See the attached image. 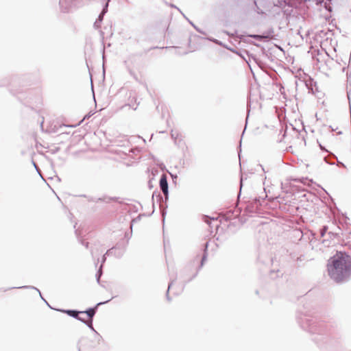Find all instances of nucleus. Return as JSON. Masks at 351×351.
<instances>
[{
  "label": "nucleus",
  "instance_id": "obj_26",
  "mask_svg": "<svg viewBox=\"0 0 351 351\" xmlns=\"http://www.w3.org/2000/svg\"><path fill=\"white\" fill-rule=\"evenodd\" d=\"M110 1V0H106V3L104 5L103 8H106V10H108V7Z\"/></svg>",
  "mask_w": 351,
  "mask_h": 351
},
{
  "label": "nucleus",
  "instance_id": "obj_10",
  "mask_svg": "<svg viewBox=\"0 0 351 351\" xmlns=\"http://www.w3.org/2000/svg\"><path fill=\"white\" fill-rule=\"evenodd\" d=\"M34 289L36 290V291L38 292L39 293V295L40 296L41 299L45 301V299L44 298V297H43V295L40 292V291L36 288V287H34V286H32V285H23V286H21V287H10V288H8V289ZM7 291V289L5 290V291Z\"/></svg>",
  "mask_w": 351,
  "mask_h": 351
},
{
  "label": "nucleus",
  "instance_id": "obj_30",
  "mask_svg": "<svg viewBox=\"0 0 351 351\" xmlns=\"http://www.w3.org/2000/svg\"><path fill=\"white\" fill-rule=\"evenodd\" d=\"M169 6L173 8H176V5L174 3H170Z\"/></svg>",
  "mask_w": 351,
  "mask_h": 351
},
{
  "label": "nucleus",
  "instance_id": "obj_34",
  "mask_svg": "<svg viewBox=\"0 0 351 351\" xmlns=\"http://www.w3.org/2000/svg\"><path fill=\"white\" fill-rule=\"evenodd\" d=\"M167 263H168V260L166 259ZM167 267H169V264H167Z\"/></svg>",
  "mask_w": 351,
  "mask_h": 351
},
{
  "label": "nucleus",
  "instance_id": "obj_2",
  "mask_svg": "<svg viewBox=\"0 0 351 351\" xmlns=\"http://www.w3.org/2000/svg\"><path fill=\"white\" fill-rule=\"evenodd\" d=\"M152 199L153 206L154 207L155 203L156 202L157 204H158L160 208V213L162 217V223H163V227H162V229H163V245H164L165 253L166 254L167 249L170 246L169 240L166 237L165 233V218L167 212L165 210V208H163V206H165L167 207L166 202H164L162 196L161 195L160 193L158 191H154L153 192Z\"/></svg>",
  "mask_w": 351,
  "mask_h": 351
},
{
  "label": "nucleus",
  "instance_id": "obj_25",
  "mask_svg": "<svg viewBox=\"0 0 351 351\" xmlns=\"http://www.w3.org/2000/svg\"><path fill=\"white\" fill-rule=\"evenodd\" d=\"M148 187H149L150 189H152L154 187V186H153V184H152V180H149V182H148Z\"/></svg>",
  "mask_w": 351,
  "mask_h": 351
},
{
  "label": "nucleus",
  "instance_id": "obj_29",
  "mask_svg": "<svg viewBox=\"0 0 351 351\" xmlns=\"http://www.w3.org/2000/svg\"><path fill=\"white\" fill-rule=\"evenodd\" d=\"M36 169V170L37 171V172L38 173H40V169H39L38 166L37 165V167H34Z\"/></svg>",
  "mask_w": 351,
  "mask_h": 351
},
{
  "label": "nucleus",
  "instance_id": "obj_12",
  "mask_svg": "<svg viewBox=\"0 0 351 351\" xmlns=\"http://www.w3.org/2000/svg\"><path fill=\"white\" fill-rule=\"evenodd\" d=\"M103 267L102 265H100L95 274L96 280L99 285H101V277L104 274Z\"/></svg>",
  "mask_w": 351,
  "mask_h": 351
},
{
  "label": "nucleus",
  "instance_id": "obj_27",
  "mask_svg": "<svg viewBox=\"0 0 351 351\" xmlns=\"http://www.w3.org/2000/svg\"><path fill=\"white\" fill-rule=\"evenodd\" d=\"M32 165H33V166L34 167H37L38 165L36 164V162L34 160H32Z\"/></svg>",
  "mask_w": 351,
  "mask_h": 351
},
{
  "label": "nucleus",
  "instance_id": "obj_7",
  "mask_svg": "<svg viewBox=\"0 0 351 351\" xmlns=\"http://www.w3.org/2000/svg\"><path fill=\"white\" fill-rule=\"evenodd\" d=\"M160 189L163 193L166 200L169 198V185L167 182V177L165 174L162 173L159 180Z\"/></svg>",
  "mask_w": 351,
  "mask_h": 351
},
{
  "label": "nucleus",
  "instance_id": "obj_9",
  "mask_svg": "<svg viewBox=\"0 0 351 351\" xmlns=\"http://www.w3.org/2000/svg\"><path fill=\"white\" fill-rule=\"evenodd\" d=\"M136 100L137 98L136 93L133 91H130L128 93V102L127 105L129 106L130 108H133L134 110H136L138 106Z\"/></svg>",
  "mask_w": 351,
  "mask_h": 351
},
{
  "label": "nucleus",
  "instance_id": "obj_18",
  "mask_svg": "<svg viewBox=\"0 0 351 351\" xmlns=\"http://www.w3.org/2000/svg\"><path fill=\"white\" fill-rule=\"evenodd\" d=\"M142 216H145V214H140L138 216H137L136 218H134V219H132V224L133 223H136L138 221H139L141 219V217Z\"/></svg>",
  "mask_w": 351,
  "mask_h": 351
},
{
  "label": "nucleus",
  "instance_id": "obj_21",
  "mask_svg": "<svg viewBox=\"0 0 351 351\" xmlns=\"http://www.w3.org/2000/svg\"><path fill=\"white\" fill-rule=\"evenodd\" d=\"M107 12L108 10H106V8H103L99 16H102L104 17V15L107 13Z\"/></svg>",
  "mask_w": 351,
  "mask_h": 351
},
{
  "label": "nucleus",
  "instance_id": "obj_23",
  "mask_svg": "<svg viewBox=\"0 0 351 351\" xmlns=\"http://www.w3.org/2000/svg\"><path fill=\"white\" fill-rule=\"evenodd\" d=\"M130 237H131V234H130V233L128 232H125V238L127 239L125 241H129V239H130Z\"/></svg>",
  "mask_w": 351,
  "mask_h": 351
},
{
  "label": "nucleus",
  "instance_id": "obj_4",
  "mask_svg": "<svg viewBox=\"0 0 351 351\" xmlns=\"http://www.w3.org/2000/svg\"><path fill=\"white\" fill-rule=\"evenodd\" d=\"M128 245V241H125L124 239L120 240L119 242H117L115 245H114V256L117 258H121L127 248V246Z\"/></svg>",
  "mask_w": 351,
  "mask_h": 351
},
{
  "label": "nucleus",
  "instance_id": "obj_28",
  "mask_svg": "<svg viewBox=\"0 0 351 351\" xmlns=\"http://www.w3.org/2000/svg\"><path fill=\"white\" fill-rule=\"evenodd\" d=\"M44 302L46 303V304H47V305L50 308L53 309V308L50 306V304H49V302H48L46 300H45Z\"/></svg>",
  "mask_w": 351,
  "mask_h": 351
},
{
  "label": "nucleus",
  "instance_id": "obj_32",
  "mask_svg": "<svg viewBox=\"0 0 351 351\" xmlns=\"http://www.w3.org/2000/svg\"><path fill=\"white\" fill-rule=\"evenodd\" d=\"M99 261V259L98 258L97 262L95 263L96 267L97 266V264H98Z\"/></svg>",
  "mask_w": 351,
  "mask_h": 351
},
{
  "label": "nucleus",
  "instance_id": "obj_11",
  "mask_svg": "<svg viewBox=\"0 0 351 351\" xmlns=\"http://www.w3.org/2000/svg\"><path fill=\"white\" fill-rule=\"evenodd\" d=\"M117 199V197H99V198H95L93 197H88V200L89 202H108L110 201H115Z\"/></svg>",
  "mask_w": 351,
  "mask_h": 351
},
{
  "label": "nucleus",
  "instance_id": "obj_19",
  "mask_svg": "<svg viewBox=\"0 0 351 351\" xmlns=\"http://www.w3.org/2000/svg\"><path fill=\"white\" fill-rule=\"evenodd\" d=\"M130 211L132 213H137L138 211V208L136 206L132 205L130 207Z\"/></svg>",
  "mask_w": 351,
  "mask_h": 351
},
{
  "label": "nucleus",
  "instance_id": "obj_20",
  "mask_svg": "<svg viewBox=\"0 0 351 351\" xmlns=\"http://www.w3.org/2000/svg\"><path fill=\"white\" fill-rule=\"evenodd\" d=\"M106 256L107 255H105V254L102 256L101 257V265H102V267H104L106 261Z\"/></svg>",
  "mask_w": 351,
  "mask_h": 351
},
{
  "label": "nucleus",
  "instance_id": "obj_16",
  "mask_svg": "<svg viewBox=\"0 0 351 351\" xmlns=\"http://www.w3.org/2000/svg\"><path fill=\"white\" fill-rule=\"evenodd\" d=\"M75 234H77V230H75ZM78 241L84 246H85L86 248H88L89 246V243L87 241H84L82 238L79 237L78 235H77Z\"/></svg>",
  "mask_w": 351,
  "mask_h": 351
},
{
  "label": "nucleus",
  "instance_id": "obj_22",
  "mask_svg": "<svg viewBox=\"0 0 351 351\" xmlns=\"http://www.w3.org/2000/svg\"><path fill=\"white\" fill-rule=\"evenodd\" d=\"M173 182L176 184V174L170 173Z\"/></svg>",
  "mask_w": 351,
  "mask_h": 351
},
{
  "label": "nucleus",
  "instance_id": "obj_15",
  "mask_svg": "<svg viewBox=\"0 0 351 351\" xmlns=\"http://www.w3.org/2000/svg\"><path fill=\"white\" fill-rule=\"evenodd\" d=\"M104 18L102 16H98V18L96 19V21L94 23V27L95 29H98L100 27V24L102 22Z\"/></svg>",
  "mask_w": 351,
  "mask_h": 351
},
{
  "label": "nucleus",
  "instance_id": "obj_24",
  "mask_svg": "<svg viewBox=\"0 0 351 351\" xmlns=\"http://www.w3.org/2000/svg\"><path fill=\"white\" fill-rule=\"evenodd\" d=\"M171 138L174 141V143H176V136H174L173 130H171Z\"/></svg>",
  "mask_w": 351,
  "mask_h": 351
},
{
  "label": "nucleus",
  "instance_id": "obj_13",
  "mask_svg": "<svg viewBox=\"0 0 351 351\" xmlns=\"http://www.w3.org/2000/svg\"><path fill=\"white\" fill-rule=\"evenodd\" d=\"M173 283H174V280H170V282H169L168 289H167V290L166 291L165 296H166V300L168 302H171L172 300V298L169 295V289L173 287Z\"/></svg>",
  "mask_w": 351,
  "mask_h": 351
},
{
  "label": "nucleus",
  "instance_id": "obj_31",
  "mask_svg": "<svg viewBox=\"0 0 351 351\" xmlns=\"http://www.w3.org/2000/svg\"><path fill=\"white\" fill-rule=\"evenodd\" d=\"M165 48H166L167 49H173V48H175V47H174V46H172V47H166Z\"/></svg>",
  "mask_w": 351,
  "mask_h": 351
},
{
  "label": "nucleus",
  "instance_id": "obj_6",
  "mask_svg": "<svg viewBox=\"0 0 351 351\" xmlns=\"http://www.w3.org/2000/svg\"><path fill=\"white\" fill-rule=\"evenodd\" d=\"M57 311L64 313L69 315V317H71L82 323H85V318L82 317L80 316V314H82V311H78L76 309H63V308H57L56 309Z\"/></svg>",
  "mask_w": 351,
  "mask_h": 351
},
{
  "label": "nucleus",
  "instance_id": "obj_3",
  "mask_svg": "<svg viewBox=\"0 0 351 351\" xmlns=\"http://www.w3.org/2000/svg\"><path fill=\"white\" fill-rule=\"evenodd\" d=\"M93 321V319H89V321L85 319V323L84 324L95 332V341H90L85 337H82L77 342L78 351H81V346H87L89 348H94L97 345L99 344L100 341L103 339L102 337L95 330Z\"/></svg>",
  "mask_w": 351,
  "mask_h": 351
},
{
  "label": "nucleus",
  "instance_id": "obj_33",
  "mask_svg": "<svg viewBox=\"0 0 351 351\" xmlns=\"http://www.w3.org/2000/svg\"><path fill=\"white\" fill-rule=\"evenodd\" d=\"M168 31H169V28H167V30H166L165 36H166L167 34V35L169 34V32H168Z\"/></svg>",
  "mask_w": 351,
  "mask_h": 351
},
{
  "label": "nucleus",
  "instance_id": "obj_5",
  "mask_svg": "<svg viewBox=\"0 0 351 351\" xmlns=\"http://www.w3.org/2000/svg\"><path fill=\"white\" fill-rule=\"evenodd\" d=\"M112 298H113V297L111 299H109L108 300H106L104 302H99L97 304H96L94 306L89 307V308H86L85 311H82V314H86L87 315V317L88 319H93V317L95 315V314L98 310V307L103 304H107Z\"/></svg>",
  "mask_w": 351,
  "mask_h": 351
},
{
  "label": "nucleus",
  "instance_id": "obj_8",
  "mask_svg": "<svg viewBox=\"0 0 351 351\" xmlns=\"http://www.w3.org/2000/svg\"><path fill=\"white\" fill-rule=\"evenodd\" d=\"M75 0H60L59 5L62 12H69L71 8L75 5Z\"/></svg>",
  "mask_w": 351,
  "mask_h": 351
},
{
  "label": "nucleus",
  "instance_id": "obj_1",
  "mask_svg": "<svg viewBox=\"0 0 351 351\" xmlns=\"http://www.w3.org/2000/svg\"><path fill=\"white\" fill-rule=\"evenodd\" d=\"M329 276L336 282H342L351 276V258L345 253L338 252L330 260L327 266Z\"/></svg>",
  "mask_w": 351,
  "mask_h": 351
},
{
  "label": "nucleus",
  "instance_id": "obj_14",
  "mask_svg": "<svg viewBox=\"0 0 351 351\" xmlns=\"http://www.w3.org/2000/svg\"><path fill=\"white\" fill-rule=\"evenodd\" d=\"M254 38H256V39H259V40H261L263 38H266V39H269V40H271L274 38V36L272 35V34L271 32L267 34L266 35H255L254 36Z\"/></svg>",
  "mask_w": 351,
  "mask_h": 351
},
{
  "label": "nucleus",
  "instance_id": "obj_17",
  "mask_svg": "<svg viewBox=\"0 0 351 351\" xmlns=\"http://www.w3.org/2000/svg\"><path fill=\"white\" fill-rule=\"evenodd\" d=\"M114 246L112 247L111 248L108 249L106 253H105V255H107V256H110V255H114Z\"/></svg>",
  "mask_w": 351,
  "mask_h": 351
}]
</instances>
